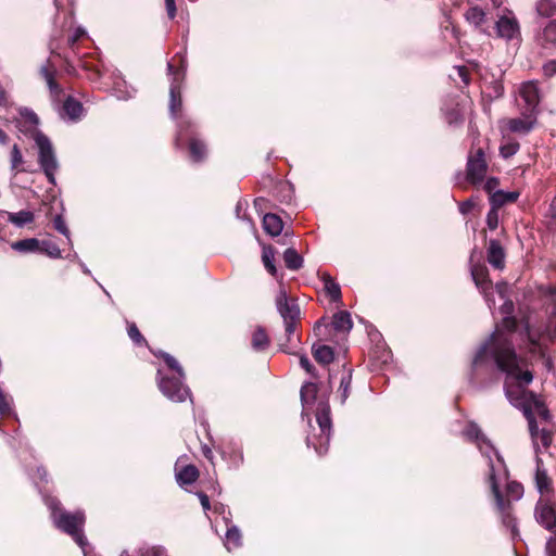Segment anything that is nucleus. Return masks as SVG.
I'll use <instances>...</instances> for the list:
<instances>
[{
	"instance_id": "nucleus-1",
	"label": "nucleus",
	"mask_w": 556,
	"mask_h": 556,
	"mask_svg": "<svg viewBox=\"0 0 556 556\" xmlns=\"http://www.w3.org/2000/svg\"><path fill=\"white\" fill-rule=\"evenodd\" d=\"M516 327L517 320L514 317H505L501 328H496L490 339L480 346L473 357L472 366L477 368L492 362L508 378H514L518 382L517 384L506 382L505 394L515 407L523 412L529 424L530 434L534 438L538 424L531 413V402L534 401L536 395L521 386L529 384L533 379V375L530 370H522L526 362L523 358L518 357L515 352L513 337L515 336Z\"/></svg>"
},
{
	"instance_id": "nucleus-2",
	"label": "nucleus",
	"mask_w": 556,
	"mask_h": 556,
	"mask_svg": "<svg viewBox=\"0 0 556 556\" xmlns=\"http://www.w3.org/2000/svg\"><path fill=\"white\" fill-rule=\"evenodd\" d=\"M508 471L502 456L496 455V463L491 459V472L488 480L491 485L492 493L496 501V506L501 513L503 523L515 531L516 521L511 515L510 501H505L500 492V483L507 480Z\"/></svg>"
},
{
	"instance_id": "nucleus-3",
	"label": "nucleus",
	"mask_w": 556,
	"mask_h": 556,
	"mask_svg": "<svg viewBox=\"0 0 556 556\" xmlns=\"http://www.w3.org/2000/svg\"><path fill=\"white\" fill-rule=\"evenodd\" d=\"M316 421L320 433L317 438V442L312 438H307V445H312L319 455H323L328 451L332 427L330 407L327 403L318 404L316 409Z\"/></svg>"
},
{
	"instance_id": "nucleus-4",
	"label": "nucleus",
	"mask_w": 556,
	"mask_h": 556,
	"mask_svg": "<svg viewBox=\"0 0 556 556\" xmlns=\"http://www.w3.org/2000/svg\"><path fill=\"white\" fill-rule=\"evenodd\" d=\"M36 144L39 149L38 162L49 182L54 184L58 162L50 139L45 134H38Z\"/></svg>"
},
{
	"instance_id": "nucleus-5",
	"label": "nucleus",
	"mask_w": 556,
	"mask_h": 556,
	"mask_svg": "<svg viewBox=\"0 0 556 556\" xmlns=\"http://www.w3.org/2000/svg\"><path fill=\"white\" fill-rule=\"evenodd\" d=\"M488 172V163L482 148H478L475 153H470L467 160L466 173L467 180L472 185L482 182Z\"/></svg>"
},
{
	"instance_id": "nucleus-6",
	"label": "nucleus",
	"mask_w": 556,
	"mask_h": 556,
	"mask_svg": "<svg viewBox=\"0 0 556 556\" xmlns=\"http://www.w3.org/2000/svg\"><path fill=\"white\" fill-rule=\"evenodd\" d=\"M465 435L476 440L481 454L488 459L489 472H491V459L496 463V455L501 456L490 441L481 433L477 425L470 424L465 430Z\"/></svg>"
},
{
	"instance_id": "nucleus-7",
	"label": "nucleus",
	"mask_w": 556,
	"mask_h": 556,
	"mask_svg": "<svg viewBox=\"0 0 556 556\" xmlns=\"http://www.w3.org/2000/svg\"><path fill=\"white\" fill-rule=\"evenodd\" d=\"M161 392L173 402H184L189 395V389L178 378H163L159 383Z\"/></svg>"
},
{
	"instance_id": "nucleus-8",
	"label": "nucleus",
	"mask_w": 556,
	"mask_h": 556,
	"mask_svg": "<svg viewBox=\"0 0 556 556\" xmlns=\"http://www.w3.org/2000/svg\"><path fill=\"white\" fill-rule=\"evenodd\" d=\"M174 65L168 63V71L173 74V81L170 84L169 89V112L173 117H177L178 113L181 111V91H180V83L184 79V70L176 71L173 73Z\"/></svg>"
},
{
	"instance_id": "nucleus-9",
	"label": "nucleus",
	"mask_w": 556,
	"mask_h": 556,
	"mask_svg": "<svg viewBox=\"0 0 556 556\" xmlns=\"http://www.w3.org/2000/svg\"><path fill=\"white\" fill-rule=\"evenodd\" d=\"M503 123L506 129L510 132L527 135L534 128L536 123V114L523 110L521 112V117L507 118L503 121Z\"/></svg>"
},
{
	"instance_id": "nucleus-10",
	"label": "nucleus",
	"mask_w": 556,
	"mask_h": 556,
	"mask_svg": "<svg viewBox=\"0 0 556 556\" xmlns=\"http://www.w3.org/2000/svg\"><path fill=\"white\" fill-rule=\"evenodd\" d=\"M536 521L546 530L556 533V509L547 500H540L535 506Z\"/></svg>"
},
{
	"instance_id": "nucleus-11",
	"label": "nucleus",
	"mask_w": 556,
	"mask_h": 556,
	"mask_svg": "<svg viewBox=\"0 0 556 556\" xmlns=\"http://www.w3.org/2000/svg\"><path fill=\"white\" fill-rule=\"evenodd\" d=\"M85 522V515L81 511L72 513V540L81 548L84 556H93L92 547L90 546L87 538L80 530Z\"/></svg>"
},
{
	"instance_id": "nucleus-12",
	"label": "nucleus",
	"mask_w": 556,
	"mask_h": 556,
	"mask_svg": "<svg viewBox=\"0 0 556 556\" xmlns=\"http://www.w3.org/2000/svg\"><path fill=\"white\" fill-rule=\"evenodd\" d=\"M45 503L51 510L56 528L70 534V514L61 507V502L56 497L46 496Z\"/></svg>"
},
{
	"instance_id": "nucleus-13",
	"label": "nucleus",
	"mask_w": 556,
	"mask_h": 556,
	"mask_svg": "<svg viewBox=\"0 0 556 556\" xmlns=\"http://www.w3.org/2000/svg\"><path fill=\"white\" fill-rule=\"evenodd\" d=\"M276 305L283 320L299 319V305L294 299H289L287 296V292L283 289H280L276 298Z\"/></svg>"
},
{
	"instance_id": "nucleus-14",
	"label": "nucleus",
	"mask_w": 556,
	"mask_h": 556,
	"mask_svg": "<svg viewBox=\"0 0 556 556\" xmlns=\"http://www.w3.org/2000/svg\"><path fill=\"white\" fill-rule=\"evenodd\" d=\"M39 118L37 114L33 111L25 109L21 112V118L17 119L16 126L18 130L26 136L31 137L35 141L38 134H42L38 129Z\"/></svg>"
},
{
	"instance_id": "nucleus-15",
	"label": "nucleus",
	"mask_w": 556,
	"mask_h": 556,
	"mask_svg": "<svg viewBox=\"0 0 556 556\" xmlns=\"http://www.w3.org/2000/svg\"><path fill=\"white\" fill-rule=\"evenodd\" d=\"M519 94L527 105L525 110L536 114V106L540 102L538 85L534 81L523 83L519 89Z\"/></svg>"
},
{
	"instance_id": "nucleus-16",
	"label": "nucleus",
	"mask_w": 556,
	"mask_h": 556,
	"mask_svg": "<svg viewBox=\"0 0 556 556\" xmlns=\"http://www.w3.org/2000/svg\"><path fill=\"white\" fill-rule=\"evenodd\" d=\"M471 276L476 286L484 293L488 305L491 307V305L494 304V301H492L486 293L488 290L491 289L492 285L489 279L486 267L482 265L472 266Z\"/></svg>"
},
{
	"instance_id": "nucleus-17",
	"label": "nucleus",
	"mask_w": 556,
	"mask_h": 556,
	"mask_svg": "<svg viewBox=\"0 0 556 556\" xmlns=\"http://www.w3.org/2000/svg\"><path fill=\"white\" fill-rule=\"evenodd\" d=\"M488 262L497 269H502L505 265V252L497 240L493 239L489 242Z\"/></svg>"
},
{
	"instance_id": "nucleus-18",
	"label": "nucleus",
	"mask_w": 556,
	"mask_h": 556,
	"mask_svg": "<svg viewBox=\"0 0 556 556\" xmlns=\"http://www.w3.org/2000/svg\"><path fill=\"white\" fill-rule=\"evenodd\" d=\"M43 240L37 238H27L15 241L11 248L20 253H34L40 254Z\"/></svg>"
},
{
	"instance_id": "nucleus-19",
	"label": "nucleus",
	"mask_w": 556,
	"mask_h": 556,
	"mask_svg": "<svg viewBox=\"0 0 556 556\" xmlns=\"http://www.w3.org/2000/svg\"><path fill=\"white\" fill-rule=\"evenodd\" d=\"M497 35L505 39H511L518 33V23L514 18L502 16L496 22Z\"/></svg>"
},
{
	"instance_id": "nucleus-20",
	"label": "nucleus",
	"mask_w": 556,
	"mask_h": 556,
	"mask_svg": "<svg viewBox=\"0 0 556 556\" xmlns=\"http://www.w3.org/2000/svg\"><path fill=\"white\" fill-rule=\"evenodd\" d=\"M538 42L545 49L556 48V21H551L538 35Z\"/></svg>"
},
{
	"instance_id": "nucleus-21",
	"label": "nucleus",
	"mask_w": 556,
	"mask_h": 556,
	"mask_svg": "<svg viewBox=\"0 0 556 556\" xmlns=\"http://www.w3.org/2000/svg\"><path fill=\"white\" fill-rule=\"evenodd\" d=\"M519 192L517 191H504V190H497L494 191L490 195V204L491 206L501 208L507 203H514L518 200Z\"/></svg>"
},
{
	"instance_id": "nucleus-22",
	"label": "nucleus",
	"mask_w": 556,
	"mask_h": 556,
	"mask_svg": "<svg viewBox=\"0 0 556 556\" xmlns=\"http://www.w3.org/2000/svg\"><path fill=\"white\" fill-rule=\"evenodd\" d=\"M263 228L269 236L277 237L283 229V223L278 215L267 213L263 217Z\"/></svg>"
},
{
	"instance_id": "nucleus-23",
	"label": "nucleus",
	"mask_w": 556,
	"mask_h": 556,
	"mask_svg": "<svg viewBox=\"0 0 556 556\" xmlns=\"http://www.w3.org/2000/svg\"><path fill=\"white\" fill-rule=\"evenodd\" d=\"M252 349L256 352H264L270 345V339L263 327H256L251 338Z\"/></svg>"
},
{
	"instance_id": "nucleus-24",
	"label": "nucleus",
	"mask_w": 556,
	"mask_h": 556,
	"mask_svg": "<svg viewBox=\"0 0 556 556\" xmlns=\"http://www.w3.org/2000/svg\"><path fill=\"white\" fill-rule=\"evenodd\" d=\"M312 354L320 365H329L334 359L333 350L325 344H313Z\"/></svg>"
},
{
	"instance_id": "nucleus-25",
	"label": "nucleus",
	"mask_w": 556,
	"mask_h": 556,
	"mask_svg": "<svg viewBox=\"0 0 556 556\" xmlns=\"http://www.w3.org/2000/svg\"><path fill=\"white\" fill-rule=\"evenodd\" d=\"M535 484L541 494L547 493L552 490V481L546 470L543 468L542 460L540 458L536 460Z\"/></svg>"
},
{
	"instance_id": "nucleus-26",
	"label": "nucleus",
	"mask_w": 556,
	"mask_h": 556,
	"mask_svg": "<svg viewBox=\"0 0 556 556\" xmlns=\"http://www.w3.org/2000/svg\"><path fill=\"white\" fill-rule=\"evenodd\" d=\"M331 325L338 332L348 333L353 327L350 313L346 311L338 312L333 315Z\"/></svg>"
},
{
	"instance_id": "nucleus-27",
	"label": "nucleus",
	"mask_w": 556,
	"mask_h": 556,
	"mask_svg": "<svg viewBox=\"0 0 556 556\" xmlns=\"http://www.w3.org/2000/svg\"><path fill=\"white\" fill-rule=\"evenodd\" d=\"M321 280L324 282V290L326 294L331 299L333 302H340L341 301V288L339 283L334 281V279L327 273H324L321 275Z\"/></svg>"
},
{
	"instance_id": "nucleus-28",
	"label": "nucleus",
	"mask_w": 556,
	"mask_h": 556,
	"mask_svg": "<svg viewBox=\"0 0 556 556\" xmlns=\"http://www.w3.org/2000/svg\"><path fill=\"white\" fill-rule=\"evenodd\" d=\"M199 478V470L193 465H187L176 472L179 485L192 484Z\"/></svg>"
},
{
	"instance_id": "nucleus-29",
	"label": "nucleus",
	"mask_w": 556,
	"mask_h": 556,
	"mask_svg": "<svg viewBox=\"0 0 556 556\" xmlns=\"http://www.w3.org/2000/svg\"><path fill=\"white\" fill-rule=\"evenodd\" d=\"M7 220L16 227H24L35 220V214L27 210H23L17 213L7 212Z\"/></svg>"
},
{
	"instance_id": "nucleus-30",
	"label": "nucleus",
	"mask_w": 556,
	"mask_h": 556,
	"mask_svg": "<svg viewBox=\"0 0 556 556\" xmlns=\"http://www.w3.org/2000/svg\"><path fill=\"white\" fill-rule=\"evenodd\" d=\"M189 151L193 162L203 161L207 153L205 143L197 138L190 139Z\"/></svg>"
},
{
	"instance_id": "nucleus-31",
	"label": "nucleus",
	"mask_w": 556,
	"mask_h": 556,
	"mask_svg": "<svg viewBox=\"0 0 556 556\" xmlns=\"http://www.w3.org/2000/svg\"><path fill=\"white\" fill-rule=\"evenodd\" d=\"M10 163H11V170L14 173V175H17L18 173L27 172L25 167H23L24 159L23 154L21 152V149L17 144H14L12 147L11 153H10Z\"/></svg>"
},
{
	"instance_id": "nucleus-32",
	"label": "nucleus",
	"mask_w": 556,
	"mask_h": 556,
	"mask_svg": "<svg viewBox=\"0 0 556 556\" xmlns=\"http://www.w3.org/2000/svg\"><path fill=\"white\" fill-rule=\"evenodd\" d=\"M286 266L291 270H298L303 265L302 256L293 249L289 248L283 253Z\"/></svg>"
},
{
	"instance_id": "nucleus-33",
	"label": "nucleus",
	"mask_w": 556,
	"mask_h": 556,
	"mask_svg": "<svg viewBox=\"0 0 556 556\" xmlns=\"http://www.w3.org/2000/svg\"><path fill=\"white\" fill-rule=\"evenodd\" d=\"M465 18L468 23L472 24L476 27H479L483 24L485 20L484 11L479 7H471L465 13Z\"/></svg>"
},
{
	"instance_id": "nucleus-34",
	"label": "nucleus",
	"mask_w": 556,
	"mask_h": 556,
	"mask_svg": "<svg viewBox=\"0 0 556 556\" xmlns=\"http://www.w3.org/2000/svg\"><path fill=\"white\" fill-rule=\"evenodd\" d=\"M536 12L542 17H552L556 14V0H538Z\"/></svg>"
},
{
	"instance_id": "nucleus-35",
	"label": "nucleus",
	"mask_w": 556,
	"mask_h": 556,
	"mask_svg": "<svg viewBox=\"0 0 556 556\" xmlns=\"http://www.w3.org/2000/svg\"><path fill=\"white\" fill-rule=\"evenodd\" d=\"M317 386L314 382H306L301 388V401L304 406L312 404L317 394Z\"/></svg>"
},
{
	"instance_id": "nucleus-36",
	"label": "nucleus",
	"mask_w": 556,
	"mask_h": 556,
	"mask_svg": "<svg viewBox=\"0 0 556 556\" xmlns=\"http://www.w3.org/2000/svg\"><path fill=\"white\" fill-rule=\"evenodd\" d=\"M42 72L45 73V77L47 79L51 97L54 101L60 102L61 101V94L63 93L62 88L60 85L55 81L53 75L47 70L43 68Z\"/></svg>"
},
{
	"instance_id": "nucleus-37",
	"label": "nucleus",
	"mask_w": 556,
	"mask_h": 556,
	"mask_svg": "<svg viewBox=\"0 0 556 556\" xmlns=\"http://www.w3.org/2000/svg\"><path fill=\"white\" fill-rule=\"evenodd\" d=\"M274 257H275L274 249L271 247H264L262 260H263L265 268L271 275L276 274V267L274 265Z\"/></svg>"
},
{
	"instance_id": "nucleus-38",
	"label": "nucleus",
	"mask_w": 556,
	"mask_h": 556,
	"mask_svg": "<svg viewBox=\"0 0 556 556\" xmlns=\"http://www.w3.org/2000/svg\"><path fill=\"white\" fill-rule=\"evenodd\" d=\"M241 544V533H240V530L232 526L230 528H228L227 532H226V546L228 549L231 548V545L233 547H238L240 546Z\"/></svg>"
},
{
	"instance_id": "nucleus-39",
	"label": "nucleus",
	"mask_w": 556,
	"mask_h": 556,
	"mask_svg": "<svg viewBox=\"0 0 556 556\" xmlns=\"http://www.w3.org/2000/svg\"><path fill=\"white\" fill-rule=\"evenodd\" d=\"M519 148L520 146L517 141L508 140L507 142L501 144L500 154L502 157L508 159L515 155L518 152Z\"/></svg>"
},
{
	"instance_id": "nucleus-40",
	"label": "nucleus",
	"mask_w": 556,
	"mask_h": 556,
	"mask_svg": "<svg viewBox=\"0 0 556 556\" xmlns=\"http://www.w3.org/2000/svg\"><path fill=\"white\" fill-rule=\"evenodd\" d=\"M531 413L533 416L534 413H536L545 421L551 417L548 409L538 396H535L534 401L531 402Z\"/></svg>"
},
{
	"instance_id": "nucleus-41",
	"label": "nucleus",
	"mask_w": 556,
	"mask_h": 556,
	"mask_svg": "<svg viewBox=\"0 0 556 556\" xmlns=\"http://www.w3.org/2000/svg\"><path fill=\"white\" fill-rule=\"evenodd\" d=\"M523 494V486L516 482H508L506 485V495L511 500H519Z\"/></svg>"
},
{
	"instance_id": "nucleus-42",
	"label": "nucleus",
	"mask_w": 556,
	"mask_h": 556,
	"mask_svg": "<svg viewBox=\"0 0 556 556\" xmlns=\"http://www.w3.org/2000/svg\"><path fill=\"white\" fill-rule=\"evenodd\" d=\"M526 337L528 340L527 348L529 349V351L532 353L540 352L542 349L541 343H540V338H536L534 336V333L531 331L529 326L526 327Z\"/></svg>"
},
{
	"instance_id": "nucleus-43",
	"label": "nucleus",
	"mask_w": 556,
	"mask_h": 556,
	"mask_svg": "<svg viewBox=\"0 0 556 556\" xmlns=\"http://www.w3.org/2000/svg\"><path fill=\"white\" fill-rule=\"evenodd\" d=\"M40 254L48 255L50 257H59L61 252L52 241L43 240Z\"/></svg>"
},
{
	"instance_id": "nucleus-44",
	"label": "nucleus",
	"mask_w": 556,
	"mask_h": 556,
	"mask_svg": "<svg viewBox=\"0 0 556 556\" xmlns=\"http://www.w3.org/2000/svg\"><path fill=\"white\" fill-rule=\"evenodd\" d=\"M532 440L536 443L540 440L543 447L547 448L552 443V433L548 430L542 429L535 431V437L531 435Z\"/></svg>"
},
{
	"instance_id": "nucleus-45",
	"label": "nucleus",
	"mask_w": 556,
	"mask_h": 556,
	"mask_svg": "<svg viewBox=\"0 0 556 556\" xmlns=\"http://www.w3.org/2000/svg\"><path fill=\"white\" fill-rule=\"evenodd\" d=\"M127 332H128V336L129 338L138 345L140 344H146L147 341L146 339L143 338V336L140 333L138 327L131 323V324H128V328H127Z\"/></svg>"
},
{
	"instance_id": "nucleus-46",
	"label": "nucleus",
	"mask_w": 556,
	"mask_h": 556,
	"mask_svg": "<svg viewBox=\"0 0 556 556\" xmlns=\"http://www.w3.org/2000/svg\"><path fill=\"white\" fill-rule=\"evenodd\" d=\"M498 210L497 207L491 206L486 215V225L491 230H495L498 226Z\"/></svg>"
},
{
	"instance_id": "nucleus-47",
	"label": "nucleus",
	"mask_w": 556,
	"mask_h": 556,
	"mask_svg": "<svg viewBox=\"0 0 556 556\" xmlns=\"http://www.w3.org/2000/svg\"><path fill=\"white\" fill-rule=\"evenodd\" d=\"M350 387H351V377L350 376L343 377L341 379L340 387L338 390L342 403H344L349 396Z\"/></svg>"
},
{
	"instance_id": "nucleus-48",
	"label": "nucleus",
	"mask_w": 556,
	"mask_h": 556,
	"mask_svg": "<svg viewBox=\"0 0 556 556\" xmlns=\"http://www.w3.org/2000/svg\"><path fill=\"white\" fill-rule=\"evenodd\" d=\"M52 223H53L54 229H56L59 232L63 233L65 237H67V238L70 237L65 219L62 215H56L52 219Z\"/></svg>"
},
{
	"instance_id": "nucleus-49",
	"label": "nucleus",
	"mask_w": 556,
	"mask_h": 556,
	"mask_svg": "<svg viewBox=\"0 0 556 556\" xmlns=\"http://www.w3.org/2000/svg\"><path fill=\"white\" fill-rule=\"evenodd\" d=\"M163 358H164V362L166 363V365L170 369L176 370L179 374L180 377L184 376L182 368L180 367L178 362L172 355L164 354Z\"/></svg>"
},
{
	"instance_id": "nucleus-50",
	"label": "nucleus",
	"mask_w": 556,
	"mask_h": 556,
	"mask_svg": "<svg viewBox=\"0 0 556 556\" xmlns=\"http://www.w3.org/2000/svg\"><path fill=\"white\" fill-rule=\"evenodd\" d=\"M84 115V106L80 102L72 99V122L79 119Z\"/></svg>"
},
{
	"instance_id": "nucleus-51",
	"label": "nucleus",
	"mask_w": 556,
	"mask_h": 556,
	"mask_svg": "<svg viewBox=\"0 0 556 556\" xmlns=\"http://www.w3.org/2000/svg\"><path fill=\"white\" fill-rule=\"evenodd\" d=\"M300 365L301 367L307 372L312 377H316V374H315V368L314 366L311 364L309 359L307 356L305 355H301L300 356Z\"/></svg>"
},
{
	"instance_id": "nucleus-52",
	"label": "nucleus",
	"mask_w": 556,
	"mask_h": 556,
	"mask_svg": "<svg viewBox=\"0 0 556 556\" xmlns=\"http://www.w3.org/2000/svg\"><path fill=\"white\" fill-rule=\"evenodd\" d=\"M543 74L546 77L556 75V60H551L543 65Z\"/></svg>"
},
{
	"instance_id": "nucleus-53",
	"label": "nucleus",
	"mask_w": 556,
	"mask_h": 556,
	"mask_svg": "<svg viewBox=\"0 0 556 556\" xmlns=\"http://www.w3.org/2000/svg\"><path fill=\"white\" fill-rule=\"evenodd\" d=\"M142 556H167V555H166V552L164 548L159 547V546H153V547L147 548L142 553Z\"/></svg>"
},
{
	"instance_id": "nucleus-54",
	"label": "nucleus",
	"mask_w": 556,
	"mask_h": 556,
	"mask_svg": "<svg viewBox=\"0 0 556 556\" xmlns=\"http://www.w3.org/2000/svg\"><path fill=\"white\" fill-rule=\"evenodd\" d=\"M500 185V181L495 177L488 178L484 184V190L490 193V195L494 192L493 190Z\"/></svg>"
},
{
	"instance_id": "nucleus-55",
	"label": "nucleus",
	"mask_w": 556,
	"mask_h": 556,
	"mask_svg": "<svg viewBox=\"0 0 556 556\" xmlns=\"http://www.w3.org/2000/svg\"><path fill=\"white\" fill-rule=\"evenodd\" d=\"M60 114L63 118H70V96H67L63 101L60 108Z\"/></svg>"
},
{
	"instance_id": "nucleus-56",
	"label": "nucleus",
	"mask_w": 556,
	"mask_h": 556,
	"mask_svg": "<svg viewBox=\"0 0 556 556\" xmlns=\"http://www.w3.org/2000/svg\"><path fill=\"white\" fill-rule=\"evenodd\" d=\"M546 553L548 556H556V536L547 541Z\"/></svg>"
},
{
	"instance_id": "nucleus-57",
	"label": "nucleus",
	"mask_w": 556,
	"mask_h": 556,
	"mask_svg": "<svg viewBox=\"0 0 556 556\" xmlns=\"http://www.w3.org/2000/svg\"><path fill=\"white\" fill-rule=\"evenodd\" d=\"M298 320L299 319L285 320L286 333L288 337H290L294 333Z\"/></svg>"
},
{
	"instance_id": "nucleus-58",
	"label": "nucleus",
	"mask_w": 556,
	"mask_h": 556,
	"mask_svg": "<svg viewBox=\"0 0 556 556\" xmlns=\"http://www.w3.org/2000/svg\"><path fill=\"white\" fill-rule=\"evenodd\" d=\"M165 5L169 18H174L176 15L175 0H165Z\"/></svg>"
},
{
	"instance_id": "nucleus-59",
	"label": "nucleus",
	"mask_w": 556,
	"mask_h": 556,
	"mask_svg": "<svg viewBox=\"0 0 556 556\" xmlns=\"http://www.w3.org/2000/svg\"><path fill=\"white\" fill-rule=\"evenodd\" d=\"M198 497H199V500H200V502H201V505H202L203 509H204L205 511H206V510H210L211 505H210V498H208V496H207L205 493H203V492H199V493H198Z\"/></svg>"
},
{
	"instance_id": "nucleus-60",
	"label": "nucleus",
	"mask_w": 556,
	"mask_h": 556,
	"mask_svg": "<svg viewBox=\"0 0 556 556\" xmlns=\"http://www.w3.org/2000/svg\"><path fill=\"white\" fill-rule=\"evenodd\" d=\"M85 36H86V31L83 28L78 27L72 34V42H74L75 40L81 39Z\"/></svg>"
},
{
	"instance_id": "nucleus-61",
	"label": "nucleus",
	"mask_w": 556,
	"mask_h": 556,
	"mask_svg": "<svg viewBox=\"0 0 556 556\" xmlns=\"http://www.w3.org/2000/svg\"><path fill=\"white\" fill-rule=\"evenodd\" d=\"M473 206V203L471 201H465L459 205V211L463 214H467Z\"/></svg>"
},
{
	"instance_id": "nucleus-62",
	"label": "nucleus",
	"mask_w": 556,
	"mask_h": 556,
	"mask_svg": "<svg viewBox=\"0 0 556 556\" xmlns=\"http://www.w3.org/2000/svg\"><path fill=\"white\" fill-rule=\"evenodd\" d=\"M36 475L37 477L39 478V480L42 482V481H47V470L42 467H39L37 468L36 470Z\"/></svg>"
},
{
	"instance_id": "nucleus-63",
	"label": "nucleus",
	"mask_w": 556,
	"mask_h": 556,
	"mask_svg": "<svg viewBox=\"0 0 556 556\" xmlns=\"http://www.w3.org/2000/svg\"><path fill=\"white\" fill-rule=\"evenodd\" d=\"M458 74L462 77L463 81L465 84H468L469 79H468L467 70L465 67H458Z\"/></svg>"
},
{
	"instance_id": "nucleus-64",
	"label": "nucleus",
	"mask_w": 556,
	"mask_h": 556,
	"mask_svg": "<svg viewBox=\"0 0 556 556\" xmlns=\"http://www.w3.org/2000/svg\"><path fill=\"white\" fill-rule=\"evenodd\" d=\"M9 142V136L0 128V143L7 144Z\"/></svg>"
}]
</instances>
